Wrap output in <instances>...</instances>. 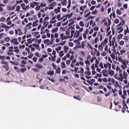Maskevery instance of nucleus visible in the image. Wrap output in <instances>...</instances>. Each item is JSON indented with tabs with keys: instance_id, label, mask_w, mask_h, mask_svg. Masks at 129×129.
<instances>
[{
	"instance_id": "obj_18",
	"label": "nucleus",
	"mask_w": 129,
	"mask_h": 129,
	"mask_svg": "<svg viewBox=\"0 0 129 129\" xmlns=\"http://www.w3.org/2000/svg\"><path fill=\"white\" fill-rule=\"evenodd\" d=\"M69 46L65 45L64 47H63V50H64L65 53H67L68 52V50H69Z\"/></svg>"
},
{
	"instance_id": "obj_46",
	"label": "nucleus",
	"mask_w": 129,
	"mask_h": 129,
	"mask_svg": "<svg viewBox=\"0 0 129 129\" xmlns=\"http://www.w3.org/2000/svg\"><path fill=\"white\" fill-rule=\"evenodd\" d=\"M109 64H110L108 62H107V64H104V68L105 69H106L107 68H108V67L109 66Z\"/></svg>"
},
{
	"instance_id": "obj_36",
	"label": "nucleus",
	"mask_w": 129,
	"mask_h": 129,
	"mask_svg": "<svg viewBox=\"0 0 129 129\" xmlns=\"http://www.w3.org/2000/svg\"><path fill=\"white\" fill-rule=\"evenodd\" d=\"M91 15V12H89L88 13H87L86 15H84L85 18H87L88 17H89Z\"/></svg>"
},
{
	"instance_id": "obj_56",
	"label": "nucleus",
	"mask_w": 129,
	"mask_h": 129,
	"mask_svg": "<svg viewBox=\"0 0 129 129\" xmlns=\"http://www.w3.org/2000/svg\"><path fill=\"white\" fill-rule=\"evenodd\" d=\"M119 23V20H118V19H116L115 20H114V23L118 24Z\"/></svg>"
},
{
	"instance_id": "obj_54",
	"label": "nucleus",
	"mask_w": 129,
	"mask_h": 129,
	"mask_svg": "<svg viewBox=\"0 0 129 129\" xmlns=\"http://www.w3.org/2000/svg\"><path fill=\"white\" fill-rule=\"evenodd\" d=\"M102 56H105L106 55V51H103L102 53H101Z\"/></svg>"
},
{
	"instance_id": "obj_58",
	"label": "nucleus",
	"mask_w": 129,
	"mask_h": 129,
	"mask_svg": "<svg viewBox=\"0 0 129 129\" xmlns=\"http://www.w3.org/2000/svg\"><path fill=\"white\" fill-rule=\"evenodd\" d=\"M88 46L89 47H90V48L91 49V50H93V48L89 43H88Z\"/></svg>"
},
{
	"instance_id": "obj_34",
	"label": "nucleus",
	"mask_w": 129,
	"mask_h": 129,
	"mask_svg": "<svg viewBox=\"0 0 129 129\" xmlns=\"http://www.w3.org/2000/svg\"><path fill=\"white\" fill-rule=\"evenodd\" d=\"M79 40L78 39H77V40H75L74 41V42L75 43H77V45H80V42H79Z\"/></svg>"
},
{
	"instance_id": "obj_17",
	"label": "nucleus",
	"mask_w": 129,
	"mask_h": 129,
	"mask_svg": "<svg viewBox=\"0 0 129 129\" xmlns=\"http://www.w3.org/2000/svg\"><path fill=\"white\" fill-rule=\"evenodd\" d=\"M70 22H70V24H68V26H69L73 25L74 24V23H75V21H74L73 19H71L70 20Z\"/></svg>"
},
{
	"instance_id": "obj_35",
	"label": "nucleus",
	"mask_w": 129,
	"mask_h": 129,
	"mask_svg": "<svg viewBox=\"0 0 129 129\" xmlns=\"http://www.w3.org/2000/svg\"><path fill=\"white\" fill-rule=\"evenodd\" d=\"M85 41L82 42V44H81V47H82V48H83V49L85 48Z\"/></svg>"
},
{
	"instance_id": "obj_26",
	"label": "nucleus",
	"mask_w": 129,
	"mask_h": 129,
	"mask_svg": "<svg viewBox=\"0 0 129 129\" xmlns=\"http://www.w3.org/2000/svg\"><path fill=\"white\" fill-rule=\"evenodd\" d=\"M64 51H60L59 52V56L60 57H62L63 56H64Z\"/></svg>"
},
{
	"instance_id": "obj_1",
	"label": "nucleus",
	"mask_w": 129,
	"mask_h": 129,
	"mask_svg": "<svg viewBox=\"0 0 129 129\" xmlns=\"http://www.w3.org/2000/svg\"><path fill=\"white\" fill-rule=\"evenodd\" d=\"M2 64H5L2 66V68H5V71H9V63L7 61H3L2 60L1 62Z\"/></svg>"
},
{
	"instance_id": "obj_55",
	"label": "nucleus",
	"mask_w": 129,
	"mask_h": 129,
	"mask_svg": "<svg viewBox=\"0 0 129 129\" xmlns=\"http://www.w3.org/2000/svg\"><path fill=\"white\" fill-rule=\"evenodd\" d=\"M85 73L87 75L90 76L91 75V72L90 71H88L87 72H85Z\"/></svg>"
},
{
	"instance_id": "obj_31",
	"label": "nucleus",
	"mask_w": 129,
	"mask_h": 129,
	"mask_svg": "<svg viewBox=\"0 0 129 129\" xmlns=\"http://www.w3.org/2000/svg\"><path fill=\"white\" fill-rule=\"evenodd\" d=\"M56 5H57V3H56V2H52L51 3V4H50V7H54Z\"/></svg>"
},
{
	"instance_id": "obj_38",
	"label": "nucleus",
	"mask_w": 129,
	"mask_h": 129,
	"mask_svg": "<svg viewBox=\"0 0 129 129\" xmlns=\"http://www.w3.org/2000/svg\"><path fill=\"white\" fill-rule=\"evenodd\" d=\"M6 20V17H2V18H1V21L4 22H5Z\"/></svg>"
},
{
	"instance_id": "obj_24",
	"label": "nucleus",
	"mask_w": 129,
	"mask_h": 129,
	"mask_svg": "<svg viewBox=\"0 0 129 129\" xmlns=\"http://www.w3.org/2000/svg\"><path fill=\"white\" fill-rule=\"evenodd\" d=\"M69 16H70L69 17H68ZM72 16H73V13H71L70 15V14H68L67 15H66V16H63V17H66V18H67L68 17V19H70L71 18V17H72Z\"/></svg>"
},
{
	"instance_id": "obj_59",
	"label": "nucleus",
	"mask_w": 129,
	"mask_h": 129,
	"mask_svg": "<svg viewBox=\"0 0 129 129\" xmlns=\"http://www.w3.org/2000/svg\"><path fill=\"white\" fill-rule=\"evenodd\" d=\"M110 94H111V92H108V93L105 94V96L106 97H108V96H109V95H110Z\"/></svg>"
},
{
	"instance_id": "obj_3",
	"label": "nucleus",
	"mask_w": 129,
	"mask_h": 129,
	"mask_svg": "<svg viewBox=\"0 0 129 129\" xmlns=\"http://www.w3.org/2000/svg\"><path fill=\"white\" fill-rule=\"evenodd\" d=\"M102 73H103V76L104 77H108V70H103Z\"/></svg>"
},
{
	"instance_id": "obj_51",
	"label": "nucleus",
	"mask_w": 129,
	"mask_h": 129,
	"mask_svg": "<svg viewBox=\"0 0 129 129\" xmlns=\"http://www.w3.org/2000/svg\"><path fill=\"white\" fill-rule=\"evenodd\" d=\"M99 67L101 69H104V66H103V64L102 62H100L99 63Z\"/></svg>"
},
{
	"instance_id": "obj_4",
	"label": "nucleus",
	"mask_w": 129,
	"mask_h": 129,
	"mask_svg": "<svg viewBox=\"0 0 129 129\" xmlns=\"http://www.w3.org/2000/svg\"><path fill=\"white\" fill-rule=\"evenodd\" d=\"M10 42L14 43V45H18L19 44L17 38L11 39V40H10Z\"/></svg>"
},
{
	"instance_id": "obj_27",
	"label": "nucleus",
	"mask_w": 129,
	"mask_h": 129,
	"mask_svg": "<svg viewBox=\"0 0 129 129\" xmlns=\"http://www.w3.org/2000/svg\"><path fill=\"white\" fill-rule=\"evenodd\" d=\"M20 70L22 73H24L25 71H27V69L26 68H22Z\"/></svg>"
},
{
	"instance_id": "obj_47",
	"label": "nucleus",
	"mask_w": 129,
	"mask_h": 129,
	"mask_svg": "<svg viewBox=\"0 0 129 129\" xmlns=\"http://www.w3.org/2000/svg\"><path fill=\"white\" fill-rule=\"evenodd\" d=\"M27 42L28 43L31 44L33 42L32 40V38L28 39Z\"/></svg>"
},
{
	"instance_id": "obj_52",
	"label": "nucleus",
	"mask_w": 129,
	"mask_h": 129,
	"mask_svg": "<svg viewBox=\"0 0 129 129\" xmlns=\"http://www.w3.org/2000/svg\"><path fill=\"white\" fill-rule=\"evenodd\" d=\"M93 30H94V31H97L99 30V27L98 26H96V27H94Z\"/></svg>"
},
{
	"instance_id": "obj_41",
	"label": "nucleus",
	"mask_w": 129,
	"mask_h": 129,
	"mask_svg": "<svg viewBox=\"0 0 129 129\" xmlns=\"http://www.w3.org/2000/svg\"><path fill=\"white\" fill-rule=\"evenodd\" d=\"M67 4V0H63V2H62V5L63 6H66Z\"/></svg>"
},
{
	"instance_id": "obj_30",
	"label": "nucleus",
	"mask_w": 129,
	"mask_h": 129,
	"mask_svg": "<svg viewBox=\"0 0 129 129\" xmlns=\"http://www.w3.org/2000/svg\"><path fill=\"white\" fill-rule=\"evenodd\" d=\"M51 66L53 67L54 70H57V66L54 63H51Z\"/></svg>"
},
{
	"instance_id": "obj_40",
	"label": "nucleus",
	"mask_w": 129,
	"mask_h": 129,
	"mask_svg": "<svg viewBox=\"0 0 129 129\" xmlns=\"http://www.w3.org/2000/svg\"><path fill=\"white\" fill-rule=\"evenodd\" d=\"M61 65H62V69H65V68H66V65L65 64L64 62H62V63H61Z\"/></svg>"
},
{
	"instance_id": "obj_23",
	"label": "nucleus",
	"mask_w": 129,
	"mask_h": 129,
	"mask_svg": "<svg viewBox=\"0 0 129 129\" xmlns=\"http://www.w3.org/2000/svg\"><path fill=\"white\" fill-rule=\"evenodd\" d=\"M126 28H127L126 30H125V32H124V33L125 34V35H126L127 33H129V28L128 26H126Z\"/></svg>"
},
{
	"instance_id": "obj_44",
	"label": "nucleus",
	"mask_w": 129,
	"mask_h": 129,
	"mask_svg": "<svg viewBox=\"0 0 129 129\" xmlns=\"http://www.w3.org/2000/svg\"><path fill=\"white\" fill-rule=\"evenodd\" d=\"M66 43V41H63L62 43H58V45L63 46Z\"/></svg>"
},
{
	"instance_id": "obj_20",
	"label": "nucleus",
	"mask_w": 129,
	"mask_h": 129,
	"mask_svg": "<svg viewBox=\"0 0 129 129\" xmlns=\"http://www.w3.org/2000/svg\"><path fill=\"white\" fill-rule=\"evenodd\" d=\"M6 7V5L4 4H0V11L2 12L4 11V9L2 8V7Z\"/></svg>"
},
{
	"instance_id": "obj_39",
	"label": "nucleus",
	"mask_w": 129,
	"mask_h": 129,
	"mask_svg": "<svg viewBox=\"0 0 129 129\" xmlns=\"http://www.w3.org/2000/svg\"><path fill=\"white\" fill-rule=\"evenodd\" d=\"M97 13H98V11H97V10H95L92 12H91V14L92 15H95V14H97Z\"/></svg>"
},
{
	"instance_id": "obj_63",
	"label": "nucleus",
	"mask_w": 129,
	"mask_h": 129,
	"mask_svg": "<svg viewBox=\"0 0 129 129\" xmlns=\"http://www.w3.org/2000/svg\"><path fill=\"white\" fill-rule=\"evenodd\" d=\"M68 38H70V36H64L61 39V40H67Z\"/></svg>"
},
{
	"instance_id": "obj_43",
	"label": "nucleus",
	"mask_w": 129,
	"mask_h": 129,
	"mask_svg": "<svg viewBox=\"0 0 129 129\" xmlns=\"http://www.w3.org/2000/svg\"><path fill=\"white\" fill-rule=\"evenodd\" d=\"M108 38H105L104 40V41H103V42H104V43L105 44H107L108 43Z\"/></svg>"
},
{
	"instance_id": "obj_15",
	"label": "nucleus",
	"mask_w": 129,
	"mask_h": 129,
	"mask_svg": "<svg viewBox=\"0 0 129 129\" xmlns=\"http://www.w3.org/2000/svg\"><path fill=\"white\" fill-rule=\"evenodd\" d=\"M112 17H113L114 19H115L116 15H115V11H114L113 13H112V14H111V15H110V19L111 20V18Z\"/></svg>"
},
{
	"instance_id": "obj_37",
	"label": "nucleus",
	"mask_w": 129,
	"mask_h": 129,
	"mask_svg": "<svg viewBox=\"0 0 129 129\" xmlns=\"http://www.w3.org/2000/svg\"><path fill=\"white\" fill-rule=\"evenodd\" d=\"M123 37V35L122 34H120L118 35V37H117V39H120Z\"/></svg>"
},
{
	"instance_id": "obj_50",
	"label": "nucleus",
	"mask_w": 129,
	"mask_h": 129,
	"mask_svg": "<svg viewBox=\"0 0 129 129\" xmlns=\"http://www.w3.org/2000/svg\"><path fill=\"white\" fill-rule=\"evenodd\" d=\"M10 40H11V38L10 37H6L5 38V40L6 42H9Z\"/></svg>"
},
{
	"instance_id": "obj_57",
	"label": "nucleus",
	"mask_w": 129,
	"mask_h": 129,
	"mask_svg": "<svg viewBox=\"0 0 129 129\" xmlns=\"http://www.w3.org/2000/svg\"><path fill=\"white\" fill-rule=\"evenodd\" d=\"M41 9V6H37L36 8H35V10L36 11H39V10Z\"/></svg>"
},
{
	"instance_id": "obj_25",
	"label": "nucleus",
	"mask_w": 129,
	"mask_h": 129,
	"mask_svg": "<svg viewBox=\"0 0 129 129\" xmlns=\"http://www.w3.org/2000/svg\"><path fill=\"white\" fill-rule=\"evenodd\" d=\"M61 73L60 69L59 67H58L57 69L56 70V73L57 74H60Z\"/></svg>"
},
{
	"instance_id": "obj_42",
	"label": "nucleus",
	"mask_w": 129,
	"mask_h": 129,
	"mask_svg": "<svg viewBox=\"0 0 129 129\" xmlns=\"http://www.w3.org/2000/svg\"><path fill=\"white\" fill-rule=\"evenodd\" d=\"M103 48H104V47H103V46L98 45V49H99V50L102 51V50L103 49Z\"/></svg>"
},
{
	"instance_id": "obj_7",
	"label": "nucleus",
	"mask_w": 129,
	"mask_h": 129,
	"mask_svg": "<svg viewBox=\"0 0 129 129\" xmlns=\"http://www.w3.org/2000/svg\"><path fill=\"white\" fill-rule=\"evenodd\" d=\"M108 73L109 75L111 76H113L114 75V72L112 70H108Z\"/></svg>"
},
{
	"instance_id": "obj_48",
	"label": "nucleus",
	"mask_w": 129,
	"mask_h": 129,
	"mask_svg": "<svg viewBox=\"0 0 129 129\" xmlns=\"http://www.w3.org/2000/svg\"><path fill=\"white\" fill-rule=\"evenodd\" d=\"M68 45H69V46L71 47H73L74 45L73 42H69V43H68Z\"/></svg>"
},
{
	"instance_id": "obj_21",
	"label": "nucleus",
	"mask_w": 129,
	"mask_h": 129,
	"mask_svg": "<svg viewBox=\"0 0 129 129\" xmlns=\"http://www.w3.org/2000/svg\"><path fill=\"white\" fill-rule=\"evenodd\" d=\"M58 31V28L56 27L55 28L53 29V30H51L52 33H56Z\"/></svg>"
},
{
	"instance_id": "obj_22",
	"label": "nucleus",
	"mask_w": 129,
	"mask_h": 129,
	"mask_svg": "<svg viewBox=\"0 0 129 129\" xmlns=\"http://www.w3.org/2000/svg\"><path fill=\"white\" fill-rule=\"evenodd\" d=\"M39 21L37 20L35 21V22H33V24H32V26L33 27H36V26H37L38 24H36L37 23H38Z\"/></svg>"
},
{
	"instance_id": "obj_53",
	"label": "nucleus",
	"mask_w": 129,
	"mask_h": 129,
	"mask_svg": "<svg viewBox=\"0 0 129 129\" xmlns=\"http://www.w3.org/2000/svg\"><path fill=\"white\" fill-rule=\"evenodd\" d=\"M49 42H50V40H49L48 39H47L44 40V44H47V43H48Z\"/></svg>"
},
{
	"instance_id": "obj_6",
	"label": "nucleus",
	"mask_w": 129,
	"mask_h": 129,
	"mask_svg": "<svg viewBox=\"0 0 129 129\" xmlns=\"http://www.w3.org/2000/svg\"><path fill=\"white\" fill-rule=\"evenodd\" d=\"M121 68L122 69H125L127 68V64L126 63H125V62H122V64L121 65Z\"/></svg>"
},
{
	"instance_id": "obj_45",
	"label": "nucleus",
	"mask_w": 129,
	"mask_h": 129,
	"mask_svg": "<svg viewBox=\"0 0 129 129\" xmlns=\"http://www.w3.org/2000/svg\"><path fill=\"white\" fill-rule=\"evenodd\" d=\"M111 58L113 59H115V54L113 53V52H112V53H111Z\"/></svg>"
},
{
	"instance_id": "obj_60",
	"label": "nucleus",
	"mask_w": 129,
	"mask_h": 129,
	"mask_svg": "<svg viewBox=\"0 0 129 129\" xmlns=\"http://www.w3.org/2000/svg\"><path fill=\"white\" fill-rule=\"evenodd\" d=\"M37 57H33V62H37Z\"/></svg>"
},
{
	"instance_id": "obj_28",
	"label": "nucleus",
	"mask_w": 129,
	"mask_h": 129,
	"mask_svg": "<svg viewBox=\"0 0 129 129\" xmlns=\"http://www.w3.org/2000/svg\"><path fill=\"white\" fill-rule=\"evenodd\" d=\"M47 80L50 81L52 83H55V80L53 79H51L50 77H47Z\"/></svg>"
},
{
	"instance_id": "obj_32",
	"label": "nucleus",
	"mask_w": 129,
	"mask_h": 129,
	"mask_svg": "<svg viewBox=\"0 0 129 129\" xmlns=\"http://www.w3.org/2000/svg\"><path fill=\"white\" fill-rule=\"evenodd\" d=\"M74 98L75 99H77L78 100H81V98H80V96H74Z\"/></svg>"
},
{
	"instance_id": "obj_62",
	"label": "nucleus",
	"mask_w": 129,
	"mask_h": 129,
	"mask_svg": "<svg viewBox=\"0 0 129 129\" xmlns=\"http://www.w3.org/2000/svg\"><path fill=\"white\" fill-rule=\"evenodd\" d=\"M79 25L81 26V27H84V23L83 21H81L79 22Z\"/></svg>"
},
{
	"instance_id": "obj_8",
	"label": "nucleus",
	"mask_w": 129,
	"mask_h": 129,
	"mask_svg": "<svg viewBox=\"0 0 129 129\" xmlns=\"http://www.w3.org/2000/svg\"><path fill=\"white\" fill-rule=\"evenodd\" d=\"M16 7V6L11 7V6H8L7 10L9 11H12L15 9V8Z\"/></svg>"
},
{
	"instance_id": "obj_9",
	"label": "nucleus",
	"mask_w": 129,
	"mask_h": 129,
	"mask_svg": "<svg viewBox=\"0 0 129 129\" xmlns=\"http://www.w3.org/2000/svg\"><path fill=\"white\" fill-rule=\"evenodd\" d=\"M122 70H120L119 71V75H120V77L121 78L120 81H122L123 79V74H122Z\"/></svg>"
},
{
	"instance_id": "obj_11",
	"label": "nucleus",
	"mask_w": 129,
	"mask_h": 129,
	"mask_svg": "<svg viewBox=\"0 0 129 129\" xmlns=\"http://www.w3.org/2000/svg\"><path fill=\"white\" fill-rule=\"evenodd\" d=\"M61 8V7H58L57 9H54V11L55 13L56 14H57V13H59L60 11V9Z\"/></svg>"
},
{
	"instance_id": "obj_49",
	"label": "nucleus",
	"mask_w": 129,
	"mask_h": 129,
	"mask_svg": "<svg viewBox=\"0 0 129 129\" xmlns=\"http://www.w3.org/2000/svg\"><path fill=\"white\" fill-rule=\"evenodd\" d=\"M23 3V1H17L16 2V6H17L18 4H22Z\"/></svg>"
},
{
	"instance_id": "obj_10",
	"label": "nucleus",
	"mask_w": 129,
	"mask_h": 129,
	"mask_svg": "<svg viewBox=\"0 0 129 129\" xmlns=\"http://www.w3.org/2000/svg\"><path fill=\"white\" fill-rule=\"evenodd\" d=\"M35 67L39 69H41L42 68H43V66H42L41 64L37 63L36 64H35Z\"/></svg>"
},
{
	"instance_id": "obj_29",
	"label": "nucleus",
	"mask_w": 129,
	"mask_h": 129,
	"mask_svg": "<svg viewBox=\"0 0 129 129\" xmlns=\"http://www.w3.org/2000/svg\"><path fill=\"white\" fill-rule=\"evenodd\" d=\"M2 59V60H6V56L4 55H1L0 56V60Z\"/></svg>"
},
{
	"instance_id": "obj_64",
	"label": "nucleus",
	"mask_w": 129,
	"mask_h": 129,
	"mask_svg": "<svg viewBox=\"0 0 129 129\" xmlns=\"http://www.w3.org/2000/svg\"><path fill=\"white\" fill-rule=\"evenodd\" d=\"M35 48H36V49H37L38 50H41V48L40 47L39 45H38V46H35Z\"/></svg>"
},
{
	"instance_id": "obj_14",
	"label": "nucleus",
	"mask_w": 129,
	"mask_h": 129,
	"mask_svg": "<svg viewBox=\"0 0 129 129\" xmlns=\"http://www.w3.org/2000/svg\"><path fill=\"white\" fill-rule=\"evenodd\" d=\"M128 76V75H127V73L125 72H123V79H125V80H126Z\"/></svg>"
},
{
	"instance_id": "obj_19",
	"label": "nucleus",
	"mask_w": 129,
	"mask_h": 129,
	"mask_svg": "<svg viewBox=\"0 0 129 129\" xmlns=\"http://www.w3.org/2000/svg\"><path fill=\"white\" fill-rule=\"evenodd\" d=\"M20 49H18V46L14 47V52L16 53H19Z\"/></svg>"
},
{
	"instance_id": "obj_16",
	"label": "nucleus",
	"mask_w": 129,
	"mask_h": 129,
	"mask_svg": "<svg viewBox=\"0 0 129 129\" xmlns=\"http://www.w3.org/2000/svg\"><path fill=\"white\" fill-rule=\"evenodd\" d=\"M88 33V30H86V31H85L84 33L83 34V37L84 39H86V38L87 37L86 35H87Z\"/></svg>"
},
{
	"instance_id": "obj_61",
	"label": "nucleus",
	"mask_w": 129,
	"mask_h": 129,
	"mask_svg": "<svg viewBox=\"0 0 129 129\" xmlns=\"http://www.w3.org/2000/svg\"><path fill=\"white\" fill-rule=\"evenodd\" d=\"M95 17H93L92 16H90L88 18V20H89L90 19L93 20V19H95Z\"/></svg>"
},
{
	"instance_id": "obj_13",
	"label": "nucleus",
	"mask_w": 129,
	"mask_h": 129,
	"mask_svg": "<svg viewBox=\"0 0 129 129\" xmlns=\"http://www.w3.org/2000/svg\"><path fill=\"white\" fill-rule=\"evenodd\" d=\"M15 51V50L14 49H9V51H8L7 52V54L8 55H9V56H11L12 55L14 54V53H9L10 52H14Z\"/></svg>"
},
{
	"instance_id": "obj_2",
	"label": "nucleus",
	"mask_w": 129,
	"mask_h": 129,
	"mask_svg": "<svg viewBox=\"0 0 129 129\" xmlns=\"http://www.w3.org/2000/svg\"><path fill=\"white\" fill-rule=\"evenodd\" d=\"M116 30L118 33H121L123 31L122 26H121V23L117 25Z\"/></svg>"
},
{
	"instance_id": "obj_12",
	"label": "nucleus",
	"mask_w": 129,
	"mask_h": 129,
	"mask_svg": "<svg viewBox=\"0 0 129 129\" xmlns=\"http://www.w3.org/2000/svg\"><path fill=\"white\" fill-rule=\"evenodd\" d=\"M47 75L53 76L54 75V72L53 71H49L47 73Z\"/></svg>"
},
{
	"instance_id": "obj_5",
	"label": "nucleus",
	"mask_w": 129,
	"mask_h": 129,
	"mask_svg": "<svg viewBox=\"0 0 129 129\" xmlns=\"http://www.w3.org/2000/svg\"><path fill=\"white\" fill-rule=\"evenodd\" d=\"M80 32L79 31H76L74 34V36L75 38H78L80 36Z\"/></svg>"
},
{
	"instance_id": "obj_33",
	"label": "nucleus",
	"mask_w": 129,
	"mask_h": 129,
	"mask_svg": "<svg viewBox=\"0 0 129 129\" xmlns=\"http://www.w3.org/2000/svg\"><path fill=\"white\" fill-rule=\"evenodd\" d=\"M116 14L117 15H120L122 14V12L120 11V10H116Z\"/></svg>"
}]
</instances>
